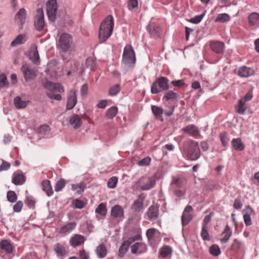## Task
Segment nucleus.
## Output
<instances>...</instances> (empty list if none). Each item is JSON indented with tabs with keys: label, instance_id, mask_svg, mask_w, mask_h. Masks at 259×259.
Wrapping results in <instances>:
<instances>
[{
	"label": "nucleus",
	"instance_id": "nucleus-1",
	"mask_svg": "<svg viewBox=\"0 0 259 259\" xmlns=\"http://www.w3.org/2000/svg\"><path fill=\"white\" fill-rule=\"evenodd\" d=\"M114 27V18L108 16L101 23L99 32V39L101 43L105 42L111 35Z\"/></svg>",
	"mask_w": 259,
	"mask_h": 259
},
{
	"label": "nucleus",
	"instance_id": "nucleus-2",
	"mask_svg": "<svg viewBox=\"0 0 259 259\" xmlns=\"http://www.w3.org/2000/svg\"><path fill=\"white\" fill-rule=\"evenodd\" d=\"M44 87L47 90L46 95L51 100L61 101L60 94L64 92L63 87L59 83H54L46 80L42 83Z\"/></svg>",
	"mask_w": 259,
	"mask_h": 259
},
{
	"label": "nucleus",
	"instance_id": "nucleus-3",
	"mask_svg": "<svg viewBox=\"0 0 259 259\" xmlns=\"http://www.w3.org/2000/svg\"><path fill=\"white\" fill-rule=\"evenodd\" d=\"M72 44L71 35L68 33H62L56 40L57 48L61 52H68Z\"/></svg>",
	"mask_w": 259,
	"mask_h": 259
},
{
	"label": "nucleus",
	"instance_id": "nucleus-4",
	"mask_svg": "<svg viewBox=\"0 0 259 259\" xmlns=\"http://www.w3.org/2000/svg\"><path fill=\"white\" fill-rule=\"evenodd\" d=\"M156 184V176H143L135 184L137 188H140L142 190H148L154 187Z\"/></svg>",
	"mask_w": 259,
	"mask_h": 259
},
{
	"label": "nucleus",
	"instance_id": "nucleus-5",
	"mask_svg": "<svg viewBox=\"0 0 259 259\" xmlns=\"http://www.w3.org/2000/svg\"><path fill=\"white\" fill-rule=\"evenodd\" d=\"M168 81V79L165 77L161 76L159 77L152 83L151 86V93L153 94L159 93L161 90L157 88L158 86L162 91H168L169 89Z\"/></svg>",
	"mask_w": 259,
	"mask_h": 259
},
{
	"label": "nucleus",
	"instance_id": "nucleus-6",
	"mask_svg": "<svg viewBox=\"0 0 259 259\" xmlns=\"http://www.w3.org/2000/svg\"><path fill=\"white\" fill-rule=\"evenodd\" d=\"M122 62L128 66L135 63V54L131 46L127 45L124 47L122 55Z\"/></svg>",
	"mask_w": 259,
	"mask_h": 259
},
{
	"label": "nucleus",
	"instance_id": "nucleus-7",
	"mask_svg": "<svg viewBox=\"0 0 259 259\" xmlns=\"http://www.w3.org/2000/svg\"><path fill=\"white\" fill-rule=\"evenodd\" d=\"M187 157L191 160L198 159L201 155L200 150L198 143L191 141L189 144L187 150Z\"/></svg>",
	"mask_w": 259,
	"mask_h": 259
},
{
	"label": "nucleus",
	"instance_id": "nucleus-8",
	"mask_svg": "<svg viewBox=\"0 0 259 259\" xmlns=\"http://www.w3.org/2000/svg\"><path fill=\"white\" fill-rule=\"evenodd\" d=\"M253 97L252 91L249 90L247 94L238 101V103L235 106L236 112L241 115L244 114L246 107L245 104L247 102L251 100Z\"/></svg>",
	"mask_w": 259,
	"mask_h": 259
},
{
	"label": "nucleus",
	"instance_id": "nucleus-9",
	"mask_svg": "<svg viewBox=\"0 0 259 259\" xmlns=\"http://www.w3.org/2000/svg\"><path fill=\"white\" fill-rule=\"evenodd\" d=\"M34 24L35 29L38 31H41L45 24L44 13L42 8H38L34 16Z\"/></svg>",
	"mask_w": 259,
	"mask_h": 259
},
{
	"label": "nucleus",
	"instance_id": "nucleus-10",
	"mask_svg": "<svg viewBox=\"0 0 259 259\" xmlns=\"http://www.w3.org/2000/svg\"><path fill=\"white\" fill-rule=\"evenodd\" d=\"M57 9L56 0H49L47 4V13L49 20L51 21H55L57 14Z\"/></svg>",
	"mask_w": 259,
	"mask_h": 259
},
{
	"label": "nucleus",
	"instance_id": "nucleus-11",
	"mask_svg": "<svg viewBox=\"0 0 259 259\" xmlns=\"http://www.w3.org/2000/svg\"><path fill=\"white\" fill-rule=\"evenodd\" d=\"M21 71L23 73L26 81H29L34 78L36 76L35 72L28 66L27 64H23L21 67Z\"/></svg>",
	"mask_w": 259,
	"mask_h": 259
},
{
	"label": "nucleus",
	"instance_id": "nucleus-12",
	"mask_svg": "<svg viewBox=\"0 0 259 259\" xmlns=\"http://www.w3.org/2000/svg\"><path fill=\"white\" fill-rule=\"evenodd\" d=\"M77 103V97L75 91L71 90L69 94L66 104V109L71 110Z\"/></svg>",
	"mask_w": 259,
	"mask_h": 259
},
{
	"label": "nucleus",
	"instance_id": "nucleus-13",
	"mask_svg": "<svg viewBox=\"0 0 259 259\" xmlns=\"http://www.w3.org/2000/svg\"><path fill=\"white\" fill-rule=\"evenodd\" d=\"M209 46L214 53L221 54L224 51L225 45L221 41H211L209 42Z\"/></svg>",
	"mask_w": 259,
	"mask_h": 259
},
{
	"label": "nucleus",
	"instance_id": "nucleus-14",
	"mask_svg": "<svg viewBox=\"0 0 259 259\" xmlns=\"http://www.w3.org/2000/svg\"><path fill=\"white\" fill-rule=\"evenodd\" d=\"M77 224L75 222H69L62 226L59 230V233L65 235L69 234L76 227Z\"/></svg>",
	"mask_w": 259,
	"mask_h": 259
},
{
	"label": "nucleus",
	"instance_id": "nucleus-15",
	"mask_svg": "<svg viewBox=\"0 0 259 259\" xmlns=\"http://www.w3.org/2000/svg\"><path fill=\"white\" fill-rule=\"evenodd\" d=\"M138 238L137 237H134V238H129L128 240L124 241L121 246L119 249V253L121 255V256H123V255L127 252L128 250V247L131 245V244L136 240H137Z\"/></svg>",
	"mask_w": 259,
	"mask_h": 259
},
{
	"label": "nucleus",
	"instance_id": "nucleus-16",
	"mask_svg": "<svg viewBox=\"0 0 259 259\" xmlns=\"http://www.w3.org/2000/svg\"><path fill=\"white\" fill-rule=\"evenodd\" d=\"M85 239L84 237L80 234H75L71 237L70 240V244L73 247H75L82 244Z\"/></svg>",
	"mask_w": 259,
	"mask_h": 259
},
{
	"label": "nucleus",
	"instance_id": "nucleus-17",
	"mask_svg": "<svg viewBox=\"0 0 259 259\" xmlns=\"http://www.w3.org/2000/svg\"><path fill=\"white\" fill-rule=\"evenodd\" d=\"M110 214L114 218H119L124 215V210L119 205H115L111 209Z\"/></svg>",
	"mask_w": 259,
	"mask_h": 259
},
{
	"label": "nucleus",
	"instance_id": "nucleus-18",
	"mask_svg": "<svg viewBox=\"0 0 259 259\" xmlns=\"http://www.w3.org/2000/svg\"><path fill=\"white\" fill-rule=\"evenodd\" d=\"M253 74V69L245 66L240 67L238 72V75L241 77H248Z\"/></svg>",
	"mask_w": 259,
	"mask_h": 259
},
{
	"label": "nucleus",
	"instance_id": "nucleus-19",
	"mask_svg": "<svg viewBox=\"0 0 259 259\" xmlns=\"http://www.w3.org/2000/svg\"><path fill=\"white\" fill-rule=\"evenodd\" d=\"M245 213L243 215V220L244 223L246 226H249L252 224L250 215L253 212L252 209L250 206H247L245 209Z\"/></svg>",
	"mask_w": 259,
	"mask_h": 259
},
{
	"label": "nucleus",
	"instance_id": "nucleus-20",
	"mask_svg": "<svg viewBox=\"0 0 259 259\" xmlns=\"http://www.w3.org/2000/svg\"><path fill=\"white\" fill-rule=\"evenodd\" d=\"M69 123L75 129H77L81 126L82 122L79 115L74 114L70 118Z\"/></svg>",
	"mask_w": 259,
	"mask_h": 259
},
{
	"label": "nucleus",
	"instance_id": "nucleus-21",
	"mask_svg": "<svg viewBox=\"0 0 259 259\" xmlns=\"http://www.w3.org/2000/svg\"><path fill=\"white\" fill-rule=\"evenodd\" d=\"M248 24L250 26H255L259 24V14L257 12L251 13L248 17Z\"/></svg>",
	"mask_w": 259,
	"mask_h": 259
},
{
	"label": "nucleus",
	"instance_id": "nucleus-22",
	"mask_svg": "<svg viewBox=\"0 0 259 259\" xmlns=\"http://www.w3.org/2000/svg\"><path fill=\"white\" fill-rule=\"evenodd\" d=\"M26 15V10L24 8L20 9L15 17V21L22 25L25 22Z\"/></svg>",
	"mask_w": 259,
	"mask_h": 259
},
{
	"label": "nucleus",
	"instance_id": "nucleus-23",
	"mask_svg": "<svg viewBox=\"0 0 259 259\" xmlns=\"http://www.w3.org/2000/svg\"><path fill=\"white\" fill-rule=\"evenodd\" d=\"M148 31L152 37L158 36L160 33V28L154 23H151L148 26Z\"/></svg>",
	"mask_w": 259,
	"mask_h": 259
},
{
	"label": "nucleus",
	"instance_id": "nucleus-24",
	"mask_svg": "<svg viewBox=\"0 0 259 259\" xmlns=\"http://www.w3.org/2000/svg\"><path fill=\"white\" fill-rule=\"evenodd\" d=\"M0 247L2 249L5 250L7 253H11L13 251L12 243L8 240H2L0 242Z\"/></svg>",
	"mask_w": 259,
	"mask_h": 259
},
{
	"label": "nucleus",
	"instance_id": "nucleus-25",
	"mask_svg": "<svg viewBox=\"0 0 259 259\" xmlns=\"http://www.w3.org/2000/svg\"><path fill=\"white\" fill-rule=\"evenodd\" d=\"M222 234L224 235V237L220 241L222 244H225L228 241L232 234V230L228 225L226 226Z\"/></svg>",
	"mask_w": 259,
	"mask_h": 259
},
{
	"label": "nucleus",
	"instance_id": "nucleus-26",
	"mask_svg": "<svg viewBox=\"0 0 259 259\" xmlns=\"http://www.w3.org/2000/svg\"><path fill=\"white\" fill-rule=\"evenodd\" d=\"M27 39L25 34H19L14 39L11 44L12 47L24 44Z\"/></svg>",
	"mask_w": 259,
	"mask_h": 259
},
{
	"label": "nucleus",
	"instance_id": "nucleus-27",
	"mask_svg": "<svg viewBox=\"0 0 259 259\" xmlns=\"http://www.w3.org/2000/svg\"><path fill=\"white\" fill-rule=\"evenodd\" d=\"M28 102V101H26L22 100L19 96L15 97L14 100V103L17 109L25 108L27 106Z\"/></svg>",
	"mask_w": 259,
	"mask_h": 259
},
{
	"label": "nucleus",
	"instance_id": "nucleus-28",
	"mask_svg": "<svg viewBox=\"0 0 259 259\" xmlns=\"http://www.w3.org/2000/svg\"><path fill=\"white\" fill-rule=\"evenodd\" d=\"M42 189L48 196H51L53 193L50 181L48 180H44L41 183Z\"/></svg>",
	"mask_w": 259,
	"mask_h": 259
},
{
	"label": "nucleus",
	"instance_id": "nucleus-29",
	"mask_svg": "<svg viewBox=\"0 0 259 259\" xmlns=\"http://www.w3.org/2000/svg\"><path fill=\"white\" fill-rule=\"evenodd\" d=\"M185 133L189 134L192 136H196L198 134V128L194 125H189L183 128Z\"/></svg>",
	"mask_w": 259,
	"mask_h": 259
},
{
	"label": "nucleus",
	"instance_id": "nucleus-30",
	"mask_svg": "<svg viewBox=\"0 0 259 259\" xmlns=\"http://www.w3.org/2000/svg\"><path fill=\"white\" fill-rule=\"evenodd\" d=\"M231 143L236 150L241 151L244 149V144L242 143L240 138L233 139Z\"/></svg>",
	"mask_w": 259,
	"mask_h": 259
},
{
	"label": "nucleus",
	"instance_id": "nucleus-31",
	"mask_svg": "<svg viewBox=\"0 0 259 259\" xmlns=\"http://www.w3.org/2000/svg\"><path fill=\"white\" fill-rule=\"evenodd\" d=\"M96 252L99 258H103L107 255V251L106 247L102 244L97 247Z\"/></svg>",
	"mask_w": 259,
	"mask_h": 259
},
{
	"label": "nucleus",
	"instance_id": "nucleus-32",
	"mask_svg": "<svg viewBox=\"0 0 259 259\" xmlns=\"http://www.w3.org/2000/svg\"><path fill=\"white\" fill-rule=\"evenodd\" d=\"M54 251L58 257H63L66 253L65 247L59 243L55 245Z\"/></svg>",
	"mask_w": 259,
	"mask_h": 259
},
{
	"label": "nucleus",
	"instance_id": "nucleus-33",
	"mask_svg": "<svg viewBox=\"0 0 259 259\" xmlns=\"http://www.w3.org/2000/svg\"><path fill=\"white\" fill-rule=\"evenodd\" d=\"M25 177L22 174H16L14 175L12 182L16 185H22L25 182Z\"/></svg>",
	"mask_w": 259,
	"mask_h": 259
},
{
	"label": "nucleus",
	"instance_id": "nucleus-34",
	"mask_svg": "<svg viewBox=\"0 0 259 259\" xmlns=\"http://www.w3.org/2000/svg\"><path fill=\"white\" fill-rule=\"evenodd\" d=\"M85 185L83 183H80L76 184H72L71 185V190L75 191L78 194L82 193L84 190Z\"/></svg>",
	"mask_w": 259,
	"mask_h": 259
},
{
	"label": "nucleus",
	"instance_id": "nucleus-35",
	"mask_svg": "<svg viewBox=\"0 0 259 259\" xmlns=\"http://www.w3.org/2000/svg\"><path fill=\"white\" fill-rule=\"evenodd\" d=\"M118 112V108L116 106H112L109 108L106 113V117L108 119H113Z\"/></svg>",
	"mask_w": 259,
	"mask_h": 259
},
{
	"label": "nucleus",
	"instance_id": "nucleus-36",
	"mask_svg": "<svg viewBox=\"0 0 259 259\" xmlns=\"http://www.w3.org/2000/svg\"><path fill=\"white\" fill-rule=\"evenodd\" d=\"M95 212L102 216L106 215L107 212L106 205L103 203H100L95 209Z\"/></svg>",
	"mask_w": 259,
	"mask_h": 259
},
{
	"label": "nucleus",
	"instance_id": "nucleus-37",
	"mask_svg": "<svg viewBox=\"0 0 259 259\" xmlns=\"http://www.w3.org/2000/svg\"><path fill=\"white\" fill-rule=\"evenodd\" d=\"M193 218L191 213L183 212L181 217L182 224L183 226L188 225Z\"/></svg>",
	"mask_w": 259,
	"mask_h": 259
},
{
	"label": "nucleus",
	"instance_id": "nucleus-38",
	"mask_svg": "<svg viewBox=\"0 0 259 259\" xmlns=\"http://www.w3.org/2000/svg\"><path fill=\"white\" fill-rule=\"evenodd\" d=\"M148 215L150 219L156 218L158 215V209L154 205L150 206L149 208Z\"/></svg>",
	"mask_w": 259,
	"mask_h": 259
},
{
	"label": "nucleus",
	"instance_id": "nucleus-39",
	"mask_svg": "<svg viewBox=\"0 0 259 259\" xmlns=\"http://www.w3.org/2000/svg\"><path fill=\"white\" fill-rule=\"evenodd\" d=\"M172 252L171 248L168 246H164L162 247L160 250V255L162 257H167L171 254Z\"/></svg>",
	"mask_w": 259,
	"mask_h": 259
},
{
	"label": "nucleus",
	"instance_id": "nucleus-40",
	"mask_svg": "<svg viewBox=\"0 0 259 259\" xmlns=\"http://www.w3.org/2000/svg\"><path fill=\"white\" fill-rule=\"evenodd\" d=\"M230 19V16L227 13H222L218 15L215 21L217 22L224 23L229 21Z\"/></svg>",
	"mask_w": 259,
	"mask_h": 259
},
{
	"label": "nucleus",
	"instance_id": "nucleus-41",
	"mask_svg": "<svg viewBox=\"0 0 259 259\" xmlns=\"http://www.w3.org/2000/svg\"><path fill=\"white\" fill-rule=\"evenodd\" d=\"M151 109L153 113L157 118L160 117L163 112V110L161 108L155 105L152 106Z\"/></svg>",
	"mask_w": 259,
	"mask_h": 259
},
{
	"label": "nucleus",
	"instance_id": "nucleus-42",
	"mask_svg": "<svg viewBox=\"0 0 259 259\" xmlns=\"http://www.w3.org/2000/svg\"><path fill=\"white\" fill-rule=\"evenodd\" d=\"M210 253L214 256H218L221 254V250L219 247L217 245H212L209 248Z\"/></svg>",
	"mask_w": 259,
	"mask_h": 259
},
{
	"label": "nucleus",
	"instance_id": "nucleus-43",
	"mask_svg": "<svg viewBox=\"0 0 259 259\" xmlns=\"http://www.w3.org/2000/svg\"><path fill=\"white\" fill-rule=\"evenodd\" d=\"M7 198L10 202L14 203L17 200V196L14 191H9L7 194Z\"/></svg>",
	"mask_w": 259,
	"mask_h": 259
},
{
	"label": "nucleus",
	"instance_id": "nucleus-44",
	"mask_svg": "<svg viewBox=\"0 0 259 259\" xmlns=\"http://www.w3.org/2000/svg\"><path fill=\"white\" fill-rule=\"evenodd\" d=\"M65 181L63 179L59 180L56 184L55 186V190L56 192L60 191L65 186Z\"/></svg>",
	"mask_w": 259,
	"mask_h": 259
},
{
	"label": "nucleus",
	"instance_id": "nucleus-45",
	"mask_svg": "<svg viewBox=\"0 0 259 259\" xmlns=\"http://www.w3.org/2000/svg\"><path fill=\"white\" fill-rule=\"evenodd\" d=\"M117 182L118 179L116 177H112L110 178L107 182L108 187L110 189L114 188L116 186Z\"/></svg>",
	"mask_w": 259,
	"mask_h": 259
},
{
	"label": "nucleus",
	"instance_id": "nucleus-46",
	"mask_svg": "<svg viewBox=\"0 0 259 259\" xmlns=\"http://www.w3.org/2000/svg\"><path fill=\"white\" fill-rule=\"evenodd\" d=\"M243 246V243L237 239H235L232 245V249L238 250Z\"/></svg>",
	"mask_w": 259,
	"mask_h": 259
},
{
	"label": "nucleus",
	"instance_id": "nucleus-47",
	"mask_svg": "<svg viewBox=\"0 0 259 259\" xmlns=\"http://www.w3.org/2000/svg\"><path fill=\"white\" fill-rule=\"evenodd\" d=\"M120 91L119 84L112 86L109 90V94L111 96H116Z\"/></svg>",
	"mask_w": 259,
	"mask_h": 259
},
{
	"label": "nucleus",
	"instance_id": "nucleus-48",
	"mask_svg": "<svg viewBox=\"0 0 259 259\" xmlns=\"http://www.w3.org/2000/svg\"><path fill=\"white\" fill-rule=\"evenodd\" d=\"M222 144L224 147L227 146L229 142V139L226 133H222L220 135Z\"/></svg>",
	"mask_w": 259,
	"mask_h": 259
},
{
	"label": "nucleus",
	"instance_id": "nucleus-49",
	"mask_svg": "<svg viewBox=\"0 0 259 259\" xmlns=\"http://www.w3.org/2000/svg\"><path fill=\"white\" fill-rule=\"evenodd\" d=\"M201 236L204 240H209V235L206 229V226L203 225L201 232Z\"/></svg>",
	"mask_w": 259,
	"mask_h": 259
},
{
	"label": "nucleus",
	"instance_id": "nucleus-50",
	"mask_svg": "<svg viewBox=\"0 0 259 259\" xmlns=\"http://www.w3.org/2000/svg\"><path fill=\"white\" fill-rule=\"evenodd\" d=\"M204 15H205L204 13L201 14L199 15H197V16H195L194 17L191 18V19L189 21L193 24H198L201 21V20L203 18Z\"/></svg>",
	"mask_w": 259,
	"mask_h": 259
},
{
	"label": "nucleus",
	"instance_id": "nucleus-51",
	"mask_svg": "<svg viewBox=\"0 0 259 259\" xmlns=\"http://www.w3.org/2000/svg\"><path fill=\"white\" fill-rule=\"evenodd\" d=\"M177 98V94L174 92L172 91H167L164 95L163 99H165L166 100L173 99Z\"/></svg>",
	"mask_w": 259,
	"mask_h": 259
},
{
	"label": "nucleus",
	"instance_id": "nucleus-52",
	"mask_svg": "<svg viewBox=\"0 0 259 259\" xmlns=\"http://www.w3.org/2000/svg\"><path fill=\"white\" fill-rule=\"evenodd\" d=\"M143 204L144 202L136 200L134 203L135 210L137 212L140 211L143 209Z\"/></svg>",
	"mask_w": 259,
	"mask_h": 259
},
{
	"label": "nucleus",
	"instance_id": "nucleus-53",
	"mask_svg": "<svg viewBox=\"0 0 259 259\" xmlns=\"http://www.w3.org/2000/svg\"><path fill=\"white\" fill-rule=\"evenodd\" d=\"M30 59L32 60V61L36 63L37 61L38 60L39 57L38 55V53L37 50V48L30 53Z\"/></svg>",
	"mask_w": 259,
	"mask_h": 259
},
{
	"label": "nucleus",
	"instance_id": "nucleus-54",
	"mask_svg": "<svg viewBox=\"0 0 259 259\" xmlns=\"http://www.w3.org/2000/svg\"><path fill=\"white\" fill-rule=\"evenodd\" d=\"M25 203L28 207L32 208L34 206L35 202L32 197L27 196L25 200Z\"/></svg>",
	"mask_w": 259,
	"mask_h": 259
},
{
	"label": "nucleus",
	"instance_id": "nucleus-55",
	"mask_svg": "<svg viewBox=\"0 0 259 259\" xmlns=\"http://www.w3.org/2000/svg\"><path fill=\"white\" fill-rule=\"evenodd\" d=\"M23 207V202L21 201H18L13 206V210L16 212H19L21 211Z\"/></svg>",
	"mask_w": 259,
	"mask_h": 259
},
{
	"label": "nucleus",
	"instance_id": "nucleus-56",
	"mask_svg": "<svg viewBox=\"0 0 259 259\" xmlns=\"http://www.w3.org/2000/svg\"><path fill=\"white\" fill-rule=\"evenodd\" d=\"M8 84V82L7 81L6 75L4 74H1L0 75V89Z\"/></svg>",
	"mask_w": 259,
	"mask_h": 259
},
{
	"label": "nucleus",
	"instance_id": "nucleus-57",
	"mask_svg": "<svg viewBox=\"0 0 259 259\" xmlns=\"http://www.w3.org/2000/svg\"><path fill=\"white\" fill-rule=\"evenodd\" d=\"M141 246V242H137L131 246V252L133 254L139 253V247Z\"/></svg>",
	"mask_w": 259,
	"mask_h": 259
},
{
	"label": "nucleus",
	"instance_id": "nucleus-58",
	"mask_svg": "<svg viewBox=\"0 0 259 259\" xmlns=\"http://www.w3.org/2000/svg\"><path fill=\"white\" fill-rule=\"evenodd\" d=\"M79 259H90L89 253L84 249L80 250L79 252Z\"/></svg>",
	"mask_w": 259,
	"mask_h": 259
},
{
	"label": "nucleus",
	"instance_id": "nucleus-59",
	"mask_svg": "<svg viewBox=\"0 0 259 259\" xmlns=\"http://www.w3.org/2000/svg\"><path fill=\"white\" fill-rule=\"evenodd\" d=\"M151 159L149 157H145L139 161L138 164L140 166L148 165L150 163Z\"/></svg>",
	"mask_w": 259,
	"mask_h": 259
},
{
	"label": "nucleus",
	"instance_id": "nucleus-60",
	"mask_svg": "<svg viewBox=\"0 0 259 259\" xmlns=\"http://www.w3.org/2000/svg\"><path fill=\"white\" fill-rule=\"evenodd\" d=\"M171 84L175 87L180 88L185 84L183 79L175 80L171 81Z\"/></svg>",
	"mask_w": 259,
	"mask_h": 259
},
{
	"label": "nucleus",
	"instance_id": "nucleus-61",
	"mask_svg": "<svg viewBox=\"0 0 259 259\" xmlns=\"http://www.w3.org/2000/svg\"><path fill=\"white\" fill-rule=\"evenodd\" d=\"M50 128L49 125L45 124L40 126L39 128V133L41 134H46L49 132Z\"/></svg>",
	"mask_w": 259,
	"mask_h": 259
},
{
	"label": "nucleus",
	"instance_id": "nucleus-62",
	"mask_svg": "<svg viewBox=\"0 0 259 259\" xmlns=\"http://www.w3.org/2000/svg\"><path fill=\"white\" fill-rule=\"evenodd\" d=\"M87 67L91 70L94 69V60L92 58H88L85 62Z\"/></svg>",
	"mask_w": 259,
	"mask_h": 259
},
{
	"label": "nucleus",
	"instance_id": "nucleus-63",
	"mask_svg": "<svg viewBox=\"0 0 259 259\" xmlns=\"http://www.w3.org/2000/svg\"><path fill=\"white\" fill-rule=\"evenodd\" d=\"M3 163L0 165V171L7 170L10 167V164L9 162L2 160Z\"/></svg>",
	"mask_w": 259,
	"mask_h": 259
},
{
	"label": "nucleus",
	"instance_id": "nucleus-64",
	"mask_svg": "<svg viewBox=\"0 0 259 259\" xmlns=\"http://www.w3.org/2000/svg\"><path fill=\"white\" fill-rule=\"evenodd\" d=\"M73 204L75 206V208H76L81 209L84 206L83 202L79 199H76L74 201Z\"/></svg>",
	"mask_w": 259,
	"mask_h": 259
}]
</instances>
